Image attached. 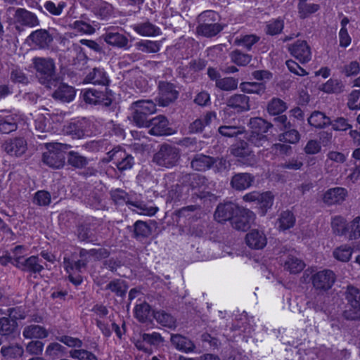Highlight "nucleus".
<instances>
[{
	"label": "nucleus",
	"mask_w": 360,
	"mask_h": 360,
	"mask_svg": "<svg viewBox=\"0 0 360 360\" xmlns=\"http://www.w3.org/2000/svg\"><path fill=\"white\" fill-rule=\"evenodd\" d=\"M88 256L89 251L80 248L79 252H70L63 257V267L68 274V279L75 286L80 285L84 281L82 274L89 262Z\"/></svg>",
	"instance_id": "f257e3e1"
},
{
	"label": "nucleus",
	"mask_w": 360,
	"mask_h": 360,
	"mask_svg": "<svg viewBox=\"0 0 360 360\" xmlns=\"http://www.w3.org/2000/svg\"><path fill=\"white\" fill-rule=\"evenodd\" d=\"M37 76L39 82L46 88L56 87L59 79L55 74V64L52 59L37 58L34 60Z\"/></svg>",
	"instance_id": "f03ea898"
},
{
	"label": "nucleus",
	"mask_w": 360,
	"mask_h": 360,
	"mask_svg": "<svg viewBox=\"0 0 360 360\" xmlns=\"http://www.w3.org/2000/svg\"><path fill=\"white\" fill-rule=\"evenodd\" d=\"M68 145L60 143H46V151L43 153L44 164L54 169L62 168L65 162V151Z\"/></svg>",
	"instance_id": "7ed1b4c3"
},
{
	"label": "nucleus",
	"mask_w": 360,
	"mask_h": 360,
	"mask_svg": "<svg viewBox=\"0 0 360 360\" xmlns=\"http://www.w3.org/2000/svg\"><path fill=\"white\" fill-rule=\"evenodd\" d=\"M180 158L179 150L168 143H162L154 154L153 162L158 166L170 169L176 166Z\"/></svg>",
	"instance_id": "20e7f679"
},
{
	"label": "nucleus",
	"mask_w": 360,
	"mask_h": 360,
	"mask_svg": "<svg viewBox=\"0 0 360 360\" xmlns=\"http://www.w3.org/2000/svg\"><path fill=\"white\" fill-rule=\"evenodd\" d=\"M103 162H112L120 172H123L133 167L134 158L122 146H117L106 153Z\"/></svg>",
	"instance_id": "39448f33"
},
{
	"label": "nucleus",
	"mask_w": 360,
	"mask_h": 360,
	"mask_svg": "<svg viewBox=\"0 0 360 360\" xmlns=\"http://www.w3.org/2000/svg\"><path fill=\"white\" fill-rule=\"evenodd\" d=\"M271 127V123L261 117L251 118L249 122L248 141L255 146H262L268 141L266 133Z\"/></svg>",
	"instance_id": "423d86ee"
},
{
	"label": "nucleus",
	"mask_w": 360,
	"mask_h": 360,
	"mask_svg": "<svg viewBox=\"0 0 360 360\" xmlns=\"http://www.w3.org/2000/svg\"><path fill=\"white\" fill-rule=\"evenodd\" d=\"M243 200L245 202H253L255 207L258 210L259 214L264 216L272 207L274 196L271 191L260 193L254 191L244 195Z\"/></svg>",
	"instance_id": "0eeeda50"
},
{
	"label": "nucleus",
	"mask_w": 360,
	"mask_h": 360,
	"mask_svg": "<svg viewBox=\"0 0 360 360\" xmlns=\"http://www.w3.org/2000/svg\"><path fill=\"white\" fill-rule=\"evenodd\" d=\"M83 101L90 105L109 107L112 102L111 91H99L95 89H85L81 91Z\"/></svg>",
	"instance_id": "6e6552de"
},
{
	"label": "nucleus",
	"mask_w": 360,
	"mask_h": 360,
	"mask_svg": "<svg viewBox=\"0 0 360 360\" xmlns=\"http://www.w3.org/2000/svg\"><path fill=\"white\" fill-rule=\"evenodd\" d=\"M255 214L252 211L238 206L237 213L234 215L231 224L237 231H247L255 220Z\"/></svg>",
	"instance_id": "1a4fd4ad"
},
{
	"label": "nucleus",
	"mask_w": 360,
	"mask_h": 360,
	"mask_svg": "<svg viewBox=\"0 0 360 360\" xmlns=\"http://www.w3.org/2000/svg\"><path fill=\"white\" fill-rule=\"evenodd\" d=\"M336 279L335 273L330 269L317 271L311 276V283L317 290L327 291L334 285Z\"/></svg>",
	"instance_id": "9d476101"
},
{
	"label": "nucleus",
	"mask_w": 360,
	"mask_h": 360,
	"mask_svg": "<svg viewBox=\"0 0 360 360\" xmlns=\"http://www.w3.org/2000/svg\"><path fill=\"white\" fill-rule=\"evenodd\" d=\"M15 263H13L16 268L23 272H27L32 274H39L44 269V267L41 264V259H39L38 255H31L27 258L21 261V257L13 258Z\"/></svg>",
	"instance_id": "9b49d317"
},
{
	"label": "nucleus",
	"mask_w": 360,
	"mask_h": 360,
	"mask_svg": "<svg viewBox=\"0 0 360 360\" xmlns=\"http://www.w3.org/2000/svg\"><path fill=\"white\" fill-rule=\"evenodd\" d=\"M146 128L150 135L161 136L174 134L173 129L169 126V121L165 115H158L150 120Z\"/></svg>",
	"instance_id": "f8f14e48"
},
{
	"label": "nucleus",
	"mask_w": 360,
	"mask_h": 360,
	"mask_svg": "<svg viewBox=\"0 0 360 360\" xmlns=\"http://www.w3.org/2000/svg\"><path fill=\"white\" fill-rule=\"evenodd\" d=\"M288 50L300 63L305 64L311 59V48L305 40H297L288 45Z\"/></svg>",
	"instance_id": "ddd939ff"
},
{
	"label": "nucleus",
	"mask_w": 360,
	"mask_h": 360,
	"mask_svg": "<svg viewBox=\"0 0 360 360\" xmlns=\"http://www.w3.org/2000/svg\"><path fill=\"white\" fill-rule=\"evenodd\" d=\"M238 205L232 202L219 203L214 212V219L221 224H225L226 221L231 222Z\"/></svg>",
	"instance_id": "4468645a"
},
{
	"label": "nucleus",
	"mask_w": 360,
	"mask_h": 360,
	"mask_svg": "<svg viewBox=\"0 0 360 360\" xmlns=\"http://www.w3.org/2000/svg\"><path fill=\"white\" fill-rule=\"evenodd\" d=\"M179 96L175 86L170 82H162L159 85L158 104L160 106H168L174 102Z\"/></svg>",
	"instance_id": "2eb2a0df"
},
{
	"label": "nucleus",
	"mask_w": 360,
	"mask_h": 360,
	"mask_svg": "<svg viewBox=\"0 0 360 360\" xmlns=\"http://www.w3.org/2000/svg\"><path fill=\"white\" fill-rule=\"evenodd\" d=\"M84 83L108 86L110 83V77L103 68H92L84 78Z\"/></svg>",
	"instance_id": "dca6fc26"
},
{
	"label": "nucleus",
	"mask_w": 360,
	"mask_h": 360,
	"mask_svg": "<svg viewBox=\"0 0 360 360\" xmlns=\"http://www.w3.org/2000/svg\"><path fill=\"white\" fill-rule=\"evenodd\" d=\"M87 125L88 123L85 119L72 120L64 126V129L72 138L79 139L89 135V131L86 129Z\"/></svg>",
	"instance_id": "f3484780"
},
{
	"label": "nucleus",
	"mask_w": 360,
	"mask_h": 360,
	"mask_svg": "<svg viewBox=\"0 0 360 360\" xmlns=\"http://www.w3.org/2000/svg\"><path fill=\"white\" fill-rule=\"evenodd\" d=\"M15 310L14 307L8 308L6 314L8 316L0 318V335L1 336H10L15 332L17 328L16 319H18L13 315Z\"/></svg>",
	"instance_id": "a211bd4d"
},
{
	"label": "nucleus",
	"mask_w": 360,
	"mask_h": 360,
	"mask_svg": "<svg viewBox=\"0 0 360 360\" xmlns=\"http://www.w3.org/2000/svg\"><path fill=\"white\" fill-rule=\"evenodd\" d=\"M231 154L238 158L239 162L245 165H249L252 159V151L249 146V144L244 141H240L236 144H233L231 149Z\"/></svg>",
	"instance_id": "6ab92c4d"
},
{
	"label": "nucleus",
	"mask_w": 360,
	"mask_h": 360,
	"mask_svg": "<svg viewBox=\"0 0 360 360\" xmlns=\"http://www.w3.org/2000/svg\"><path fill=\"white\" fill-rule=\"evenodd\" d=\"M246 245L252 250H262L266 245L267 238L263 231L251 230L245 236Z\"/></svg>",
	"instance_id": "aec40b11"
},
{
	"label": "nucleus",
	"mask_w": 360,
	"mask_h": 360,
	"mask_svg": "<svg viewBox=\"0 0 360 360\" xmlns=\"http://www.w3.org/2000/svg\"><path fill=\"white\" fill-rule=\"evenodd\" d=\"M4 150L11 156L19 157L27 150V141L21 137L10 139L4 144Z\"/></svg>",
	"instance_id": "412c9836"
},
{
	"label": "nucleus",
	"mask_w": 360,
	"mask_h": 360,
	"mask_svg": "<svg viewBox=\"0 0 360 360\" xmlns=\"http://www.w3.org/2000/svg\"><path fill=\"white\" fill-rule=\"evenodd\" d=\"M347 190L342 187H335L328 189L323 197V202L328 205H340L345 200Z\"/></svg>",
	"instance_id": "4be33fe9"
},
{
	"label": "nucleus",
	"mask_w": 360,
	"mask_h": 360,
	"mask_svg": "<svg viewBox=\"0 0 360 360\" xmlns=\"http://www.w3.org/2000/svg\"><path fill=\"white\" fill-rule=\"evenodd\" d=\"M255 181V176L250 173H237L231 179V186L236 191H244L250 188Z\"/></svg>",
	"instance_id": "5701e85b"
},
{
	"label": "nucleus",
	"mask_w": 360,
	"mask_h": 360,
	"mask_svg": "<svg viewBox=\"0 0 360 360\" xmlns=\"http://www.w3.org/2000/svg\"><path fill=\"white\" fill-rule=\"evenodd\" d=\"M76 96V91L74 87L65 84L60 83L57 89L53 92L52 96L55 100L63 103H70L72 101Z\"/></svg>",
	"instance_id": "b1692460"
},
{
	"label": "nucleus",
	"mask_w": 360,
	"mask_h": 360,
	"mask_svg": "<svg viewBox=\"0 0 360 360\" xmlns=\"http://www.w3.org/2000/svg\"><path fill=\"white\" fill-rule=\"evenodd\" d=\"M104 41L113 47L124 49L128 48V38L124 34L115 30H108L104 34Z\"/></svg>",
	"instance_id": "393cba45"
},
{
	"label": "nucleus",
	"mask_w": 360,
	"mask_h": 360,
	"mask_svg": "<svg viewBox=\"0 0 360 360\" xmlns=\"http://www.w3.org/2000/svg\"><path fill=\"white\" fill-rule=\"evenodd\" d=\"M216 159L210 155L196 154L193 158L191 165L196 171L205 172L214 167Z\"/></svg>",
	"instance_id": "a878e982"
},
{
	"label": "nucleus",
	"mask_w": 360,
	"mask_h": 360,
	"mask_svg": "<svg viewBox=\"0 0 360 360\" xmlns=\"http://www.w3.org/2000/svg\"><path fill=\"white\" fill-rule=\"evenodd\" d=\"M345 299L350 309L354 314L360 313V290L358 288L352 285H347Z\"/></svg>",
	"instance_id": "bb28decb"
},
{
	"label": "nucleus",
	"mask_w": 360,
	"mask_h": 360,
	"mask_svg": "<svg viewBox=\"0 0 360 360\" xmlns=\"http://www.w3.org/2000/svg\"><path fill=\"white\" fill-rule=\"evenodd\" d=\"M227 106L237 112L250 110V98L245 94H234L227 100Z\"/></svg>",
	"instance_id": "cd10ccee"
},
{
	"label": "nucleus",
	"mask_w": 360,
	"mask_h": 360,
	"mask_svg": "<svg viewBox=\"0 0 360 360\" xmlns=\"http://www.w3.org/2000/svg\"><path fill=\"white\" fill-rule=\"evenodd\" d=\"M15 16L17 21L22 25L34 27L39 25L37 15L25 8H17Z\"/></svg>",
	"instance_id": "c85d7f7f"
},
{
	"label": "nucleus",
	"mask_w": 360,
	"mask_h": 360,
	"mask_svg": "<svg viewBox=\"0 0 360 360\" xmlns=\"http://www.w3.org/2000/svg\"><path fill=\"white\" fill-rule=\"evenodd\" d=\"M22 336L25 339L43 340L49 336V332L42 326L31 324L24 327Z\"/></svg>",
	"instance_id": "c756f323"
},
{
	"label": "nucleus",
	"mask_w": 360,
	"mask_h": 360,
	"mask_svg": "<svg viewBox=\"0 0 360 360\" xmlns=\"http://www.w3.org/2000/svg\"><path fill=\"white\" fill-rule=\"evenodd\" d=\"M189 181V185L191 189H198L200 191L199 194H197L199 198L203 199L210 195V192L204 191L206 188L207 183V179L205 176L199 174H193L190 176Z\"/></svg>",
	"instance_id": "7c9ffc66"
},
{
	"label": "nucleus",
	"mask_w": 360,
	"mask_h": 360,
	"mask_svg": "<svg viewBox=\"0 0 360 360\" xmlns=\"http://www.w3.org/2000/svg\"><path fill=\"white\" fill-rule=\"evenodd\" d=\"M310 126L316 129H323L331 124V120L324 112L314 111L307 119Z\"/></svg>",
	"instance_id": "2f4dec72"
},
{
	"label": "nucleus",
	"mask_w": 360,
	"mask_h": 360,
	"mask_svg": "<svg viewBox=\"0 0 360 360\" xmlns=\"http://www.w3.org/2000/svg\"><path fill=\"white\" fill-rule=\"evenodd\" d=\"M110 194L114 204L118 207L124 205H131L136 207H138L137 202L131 201L129 194L121 188L112 190Z\"/></svg>",
	"instance_id": "473e14b6"
},
{
	"label": "nucleus",
	"mask_w": 360,
	"mask_h": 360,
	"mask_svg": "<svg viewBox=\"0 0 360 360\" xmlns=\"http://www.w3.org/2000/svg\"><path fill=\"white\" fill-rule=\"evenodd\" d=\"M134 316L141 323L151 321L152 317H153V311H152L150 305L146 302L136 304L134 307Z\"/></svg>",
	"instance_id": "72a5a7b5"
},
{
	"label": "nucleus",
	"mask_w": 360,
	"mask_h": 360,
	"mask_svg": "<svg viewBox=\"0 0 360 360\" xmlns=\"http://www.w3.org/2000/svg\"><path fill=\"white\" fill-rule=\"evenodd\" d=\"M171 342L176 349L184 352H192L195 348L191 340L180 334L172 335Z\"/></svg>",
	"instance_id": "f704fd0d"
},
{
	"label": "nucleus",
	"mask_w": 360,
	"mask_h": 360,
	"mask_svg": "<svg viewBox=\"0 0 360 360\" xmlns=\"http://www.w3.org/2000/svg\"><path fill=\"white\" fill-rule=\"evenodd\" d=\"M349 226L345 217L337 215L332 217L331 228L333 233L339 236H347L349 233Z\"/></svg>",
	"instance_id": "c9c22d12"
},
{
	"label": "nucleus",
	"mask_w": 360,
	"mask_h": 360,
	"mask_svg": "<svg viewBox=\"0 0 360 360\" xmlns=\"http://www.w3.org/2000/svg\"><path fill=\"white\" fill-rule=\"evenodd\" d=\"M29 38L36 45L41 48H45L49 46V43L52 41V38L49 32L43 29H39L32 32Z\"/></svg>",
	"instance_id": "e433bc0d"
},
{
	"label": "nucleus",
	"mask_w": 360,
	"mask_h": 360,
	"mask_svg": "<svg viewBox=\"0 0 360 360\" xmlns=\"http://www.w3.org/2000/svg\"><path fill=\"white\" fill-rule=\"evenodd\" d=\"M134 30L141 36L155 37L160 34V29L150 22H141L134 27Z\"/></svg>",
	"instance_id": "4c0bfd02"
},
{
	"label": "nucleus",
	"mask_w": 360,
	"mask_h": 360,
	"mask_svg": "<svg viewBox=\"0 0 360 360\" xmlns=\"http://www.w3.org/2000/svg\"><path fill=\"white\" fill-rule=\"evenodd\" d=\"M78 238L81 241L98 244V237L89 224H82L77 229Z\"/></svg>",
	"instance_id": "58836bf2"
},
{
	"label": "nucleus",
	"mask_w": 360,
	"mask_h": 360,
	"mask_svg": "<svg viewBox=\"0 0 360 360\" xmlns=\"http://www.w3.org/2000/svg\"><path fill=\"white\" fill-rule=\"evenodd\" d=\"M354 248L349 244H342L336 247L333 251V257L337 261L348 262L352 256Z\"/></svg>",
	"instance_id": "ea45409f"
},
{
	"label": "nucleus",
	"mask_w": 360,
	"mask_h": 360,
	"mask_svg": "<svg viewBox=\"0 0 360 360\" xmlns=\"http://www.w3.org/2000/svg\"><path fill=\"white\" fill-rule=\"evenodd\" d=\"M223 29L224 26L220 23L198 25L196 27L198 34L207 38L217 36Z\"/></svg>",
	"instance_id": "a19ab883"
},
{
	"label": "nucleus",
	"mask_w": 360,
	"mask_h": 360,
	"mask_svg": "<svg viewBox=\"0 0 360 360\" xmlns=\"http://www.w3.org/2000/svg\"><path fill=\"white\" fill-rule=\"evenodd\" d=\"M17 119L13 115H0V133L10 134L17 129Z\"/></svg>",
	"instance_id": "79ce46f5"
},
{
	"label": "nucleus",
	"mask_w": 360,
	"mask_h": 360,
	"mask_svg": "<svg viewBox=\"0 0 360 360\" xmlns=\"http://www.w3.org/2000/svg\"><path fill=\"white\" fill-rule=\"evenodd\" d=\"M131 109L146 112L150 116L156 112V104L152 100H139L131 105Z\"/></svg>",
	"instance_id": "37998d69"
},
{
	"label": "nucleus",
	"mask_w": 360,
	"mask_h": 360,
	"mask_svg": "<svg viewBox=\"0 0 360 360\" xmlns=\"http://www.w3.org/2000/svg\"><path fill=\"white\" fill-rule=\"evenodd\" d=\"M66 353V348L58 342H51L46 348V360H57Z\"/></svg>",
	"instance_id": "c03bdc74"
},
{
	"label": "nucleus",
	"mask_w": 360,
	"mask_h": 360,
	"mask_svg": "<svg viewBox=\"0 0 360 360\" xmlns=\"http://www.w3.org/2000/svg\"><path fill=\"white\" fill-rule=\"evenodd\" d=\"M105 290H110L118 297H124L128 290V285L124 280L115 278L110 281L105 286Z\"/></svg>",
	"instance_id": "a18cd8bd"
},
{
	"label": "nucleus",
	"mask_w": 360,
	"mask_h": 360,
	"mask_svg": "<svg viewBox=\"0 0 360 360\" xmlns=\"http://www.w3.org/2000/svg\"><path fill=\"white\" fill-rule=\"evenodd\" d=\"M240 89L245 94H255L262 95L265 92L266 86L262 82H243L240 84Z\"/></svg>",
	"instance_id": "49530a36"
},
{
	"label": "nucleus",
	"mask_w": 360,
	"mask_h": 360,
	"mask_svg": "<svg viewBox=\"0 0 360 360\" xmlns=\"http://www.w3.org/2000/svg\"><path fill=\"white\" fill-rule=\"evenodd\" d=\"M284 25V20L282 17L272 18L267 22L265 27V32L269 36L278 35L283 32Z\"/></svg>",
	"instance_id": "de8ad7c7"
},
{
	"label": "nucleus",
	"mask_w": 360,
	"mask_h": 360,
	"mask_svg": "<svg viewBox=\"0 0 360 360\" xmlns=\"http://www.w3.org/2000/svg\"><path fill=\"white\" fill-rule=\"evenodd\" d=\"M66 158L68 165L75 168H84L89 163L86 157L81 155L78 152L74 150L68 152Z\"/></svg>",
	"instance_id": "09e8293b"
},
{
	"label": "nucleus",
	"mask_w": 360,
	"mask_h": 360,
	"mask_svg": "<svg viewBox=\"0 0 360 360\" xmlns=\"http://www.w3.org/2000/svg\"><path fill=\"white\" fill-rule=\"evenodd\" d=\"M10 80L15 84L27 85L29 84V78L22 69L16 65L11 68L10 72Z\"/></svg>",
	"instance_id": "8fccbe9b"
},
{
	"label": "nucleus",
	"mask_w": 360,
	"mask_h": 360,
	"mask_svg": "<svg viewBox=\"0 0 360 360\" xmlns=\"http://www.w3.org/2000/svg\"><path fill=\"white\" fill-rule=\"evenodd\" d=\"M295 221V217L291 211H283L278 219L279 228L282 231L288 230L294 226Z\"/></svg>",
	"instance_id": "3c124183"
},
{
	"label": "nucleus",
	"mask_w": 360,
	"mask_h": 360,
	"mask_svg": "<svg viewBox=\"0 0 360 360\" xmlns=\"http://www.w3.org/2000/svg\"><path fill=\"white\" fill-rule=\"evenodd\" d=\"M286 109L287 105L285 102L278 98H272L267 105V111L272 115L282 114Z\"/></svg>",
	"instance_id": "603ef678"
},
{
	"label": "nucleus",
	"mask_w": 360,
	"mask_h": 360,
	"mask_svg": "<svg viewBox=\"0 0 360 360\" xmlns=\"http://www.w3.org/2000/svg\"><path fill=\"white\" fill-rule=\"evenodd\" d=\"M304 262L295 257H289L285 262V268L290 274H299L304 269Z\"/></svg>",
	"instance_id": "864d4df0"
},
{
	"label": "nucleus",
	"mask_w": 360,
	"mask_h": 360,
	"mask_svg": "<svg viewBox=\"0 0 360 360\" xmlns=\"http://www.w3.org/2000/svg\"><path fill=\"white\" fill-rule=\"evenodd\" d=\"M0 352L6 359H16L22 355L23 349L21 346L18 345L8 346L4 345L1 348Z\"/></svg>",
	"instance_id": "5fc2aeb1"
},
{
	"label": "nucleus",
	"mask_w": 360,
	"mask_h": 360,
	"mask_svg": "<svg viewBox=\"0 0 360 360\" xmlns=\"http://www.w3.org/2000/svg\"><path fill=\"white\" fill-rule=\"evenodd\" d=\"M218 131L221 136L231 138L243 134L245 127L236 125H224L219 127Z\"/></svg>",
	"instance_id": "6e6d98bb"
},
{
	"label": "nucleus",
	"mask_w": 360,
	"mask_h": 360,
	"mask_svg": "<svg viewBox=\"0 0 360 360\" xmlns=\"http://www.w3.org/2000/svg\"><path fill=\"white\" fill-rule=\"evenodd\" d=\"M70 356L77 360H98L92 352L85 349H75L70 351Z\"/></svg>",
	"instance_id": "4d7b16f0"
},
{
	"label": "nucleus",
	"mask_w": 360,
	"mask_h": 360,
	"mask_svg": "<svg viewBox=\"0 0 360 360\" xmlns=\"http://www.w3.org/2000/svg\"><path fill=\"white\" fill-rule=\"evenodd\" d=\"M342 87L340 80L330 78L322 85L321 90L327 94L340 93L342 91Z\"/></svg>",
	"instance_id": "13d9d810"
},
{
	"label": "nucleus",
	"mask_w": 360,
	"mask_h": 360,
	"mask_svg": "<svg viewBox=\"0 0 360 360\" xmlns=\"http://www.w3.org/2000/svg\"><path fill=\"white\" fill-rule=\"evenodd\" d=\"M285 131L279 135V141L290 144L297 143L300 139L299 131L294 129H285Z\"/></svg>",
	"instance_id": "bf43d9fd"
},
{
	"label": "nucleus",
	"mask_w": 360,
	"mask_h": 360,
	"mask_svg": "<svg viewBox=\"0 0 360 360\" xmlns=\"http://www.w3.org/2000/svg\"><path fill=\"white\" fill-rule=\"evenodd\" d=\"M150 233V226L144 221L138 220L134 224V235L136 239L144 238Z\"/></svg>",
	"instance_id": "052dcab7"
},
{
	"label": "nucleus",
	"mask_w": 360,
	"mask_h": 360,
	"mask_svg": "<svg viewBox=\"0 0 360 360\" xmlns=\"http://www.w3.org/2000/svg\"><path fill=\"white\" fill-rule=\"evenodd\" d=\"M231 61L239 66H245L250 63L252 56L238 50L232 51L230 54Z\"/></svg>",
	"instance_id": "680f3d73"
},
{
	"label": "nucleus",
	"mask_w": 360,
	"mask_h": 360,
	"mask_svg": "<svg viewBox=\"0 0 360 360\" xmlns=\"http://www.w3.org/2000/svg\"><path fill=\"white\" fill-rule=\"evenodd\" d=\"M219 18V14L217 12L207 10L202 12L198 16V25H206V24H215Z\"/></svg>",
	"instance_id": "e2e57ef3"
},
{
	"label": "nucleus",
	"mask_w": 360,
	"mask_h": 360,
	"mask_svg": "<svg viewBox=\"0 0 360 360\" xmlns=\"http://www.w3.org/2000/svg\"><path fill=\"white\" fill-rule=\"evenodd\" d=\"M105 129L108 130V134L110 136H115L120 139H124L125 131L121 124L110 121L105 124Z\"/></svg>",
	"instance_id": "0e129e2a"
},
{
	"label": "nucleus",
	"mask_w": 360,
	"mask_h": 360,
	"mask_svg": "<svg viewBox=\"0 0 360 360\" xmlns=\"http://www.w3.org/2000/svg\"><path fill=\"white\" fill-rule=\"evenodd\" d=\"M216 86L224 91H231L237 89L238 80L233 77H224L217 79Z\"/></svg>",
	"instance_id": "69168bd1"
},
{
	"label": "nucleus",
	"mask_w": 360,
	"mask_h": 360,
	"mask_svg": "<svg viewBox=\"0 0 360 360\" xmlns=\"http://www.w3.org/2000/svg\"><path fill=\"white\" fill-rule=\"evenodd\" d=\"M112 13V6L105 1L102 2L96 8V14L101 20H108Z\"/></svg>",
	"instance_id": "338daca9"
},
{
	"label": "nucleus",
	"mask_w": 360,
	"mask_h": 360,
	"mask_svg": "<svg viewBox=\"0 0 360 360\" xmlns=\"http://www.w3.org/2000/svg\"><path fill=\"white\" fill-rule=\"evenodd\" d=\"M347 238L349 240H356L360 238V217H355L349 226Z\"/></svg>",
	"instance_id": "774afa93"
}]
</instances>
